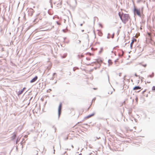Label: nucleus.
I'll return each instance as SVG.
<instances>
[{"instance_id":"nucleus-1","label":"nucleus","mask_w":155,"mask_h":155,"mask_svg":"<svg viewBox=\"0 0 155 155\" xmlns=\"http://www.w3.org/2000/svg\"><path fill=\"white\" fill-rule=\"evenodd\" d=\"M119 16L122 21L124 24H126L130 18L129 15L128 14H123L122 15L120 14V12L119 13Z\"/></svg>"},{"instance_id":"nucleus-2","label":"nucleus","mask_w":155,"mask_h":155,"mask_svg":"<svg viewBox=\"0 0 155 155\" xmlns=\"http://www.w3.org/2000/svg\"><path fill=\"white\" fill-rule=\"evenodd\" d=\"M34 12V10L31 8H30L28 10V15L30 16H32Z\"/></svg>"},{"instance_id":"nucleus-3","label":"nucleus","mask_w":155,"mask_h":155,"mask_svg":"<svg viewBox=\"0 0 155 155\" xmlns=\"http://www.w3.org/2000/svg\"><path fill=\"white\" fill-rule=\"evenodd\" d=\"M62 106V104L61 103H60L58 108V117H59L61 114V108Z\"/></svg>"},{"instance_id":"nucleus-4","label":"nucleus","mask_w":155,"mask_h":155,"mask_svg":"<svg viewBox=\"0 0 155 155\" xmlns=\"http://www.w3.org/2000/svg\"><path fill=\"white\" fill-rule=\"evenodd\" d=\"M134 13L137 14L138 16L140 15V10L137 8H135L134 9Z\"/></svg>"},{"instance_id":"nucleus-5","label":"nucleus","mask_w":155,"mask_h":155,"mask_svg":"<svg viewBox=\"0 0 155 155\" xmlns=\"http://www.w3.org/2000/svg\"><path fill=\"white\" fill-rule=\"evenodd\" d=\"M38 79V77L37 76H36L34 78H33L31 81L30 82L31 83H32L34 82H35Z\"/></svg>"},{"instance_id":"nucleus-6","label":"nucleus","mask_w":155,"mask_h":155,"mask_svg":"<svg viewBox=\"0 0 155 155\" xmlns=\"http://www.w3.org/2000/svg\"><path fill=\"white\" fill-rule=\"evenodd\" d=\"M141 87H140V86H136V87H134V88H133V90H138L139 89H141Z\"/></svg>"},{"instance_id":"nucleus-7","label":"nucleus","mask_w":155,"mask_h":155,"mask_svg":"<svg viewBox=\"0 0 155 155\" xmlns=\"http://www.w3.org/2000/svg\"><path fill=\"white\" fill-rule=\"evenodd\" d=\"M97 31V34L99 36H101L103 34L101 31L98 30Z\"/></svg>"},{"instance_id":"nucleus-8","label":"nucleus","mask_w":155,"mask_h":155,"mask_svg":"<svg viewBox=\"0 0 155 155\" xmlns=\"http://www.w3.org/2000/svg\"><path fill=\"white\" fill-rule=\"evenodd\" d=\"M94 114H95L94 113H93L91 115H89L87 116L86 117V118L87 119H88V118L94 116Z\"/></svg>"},{"instance_id":"nucleus-9","label":"nucleus","mask_w":155,"mask_h":155,"mask_svg":"<svg viewBox=\"0 0 155 155\" xmlns=\"http://www.w3.org/2000/svg\"><path fill=\"white\" fill-rule=\"evenodd\" d=\"M25 88L24 87L21 90V91H19L18 92V95H20L21 94H22L23 93V92L24 90H25Z\"/></svg>"},{"instance_id":"nucleus-10","label":"nucleus","mask_w":155,"mask_h":155,"mask_svg":"<svg viewBox=\"0 0 155 155\" xmlns=\"http://www.w3.org/2000/svg\"><path fill=\"white\" fill-rule=\"evenodd\" d=\"M134 41H136V39H133L132 40V42H131V43H130V47H131V48H132L133 45V43H134Z\"/></svg>"},{"instance_id":"nucleus-11","label":"nucleus","mask_w":155,"mask_h":155,"mask_svg":"<svg viewBox=\"0 0 155 155\" xmlns=\"http://www.w3.org/2000/svg\"><path fill=\"white\" fill-rule=\"evenodd\" d=\"M81 41H80V40H77L76 41V43H77L78 44H79L81 43Z\"/></svg>"},{"instance_id":"nucleus-12","label":"nucleus","mask_w":155,"mask_h":155,"mask_svg":"<svg viewBox=\"0 0 155 155\" xmlns=\"http://www.w3.org/2000/svg\"><path fill=\"white\" fill-rule=\"evenodd\" d=\"M140 64L143 66L144 67H146L147 66V64H142V63H141Z\"/></svg>"},{"instance_id":"nucleus-13","label":"nucleus","mask_w":155,"mask_h":155,"mask_svg":"<svg viewBox=\"0 0 155 155\" xmlns=\"http://www.w3.org/2000/svg\"><path fill=\"white\" fill-rule=\"evenodd\" d=\"M16 137V135L15 134H14V135L12 137V138L13 139H14L15 138V137Z\"/></svg>"},{"instance_id":"nucleus-14","label":"nucleus","mask_w":155,"mask_h":155,"mask_svg":"<svg viewBox=\"0 0 155 155\" xmlns=\"http://www.w3.org/2000/svg\"><path fill=\"white\" fill-rule=\"evenodd\" d=\"M108 63L110 64H112L111 61L110 60H109L108 61Z\"/></svg>"},{"instance_id":"nucleus-15","label":"nucleus","mask_w":155,"mask_h":155,"mask_svg":"<svg viewBox=\"0 0 155 155\" xmlns=\"http://www.w3.org/2000/svg\"><path fill=\"white\" fill-rule=\"evenodd\" d=\"M135 100L136 101V103L137 104V102H138V98L137 97H136V98L135 99Z\"/></svg>"},{"instance_id":"nucleus-16","label":"nucleus","mask_w":155,"mask_h":155,"mask_svg":"<svg viewBox=\"0 0 155 155\" xmlns=\"http://www.w3.org/2000/svg\"><path fill=\"white\" fill-rule=\"evenodd\" d=\"M87 55H90V56L91 55H94V54H91V53H89V52H88V53H87Z\"/></svg>"},{"instance_id":"nucleus-17","label":"nucleus","mask_w":155,"mask_h":155,"mask_svg":"<svg viewBox=\"0 0 155 155\" xmlns=\"http://www.w3.org/2000/svg\"><path fill=\"white\" fill-rule=\"evenodd\" d=\"M151 44H152V45H153L155 46V42H151Z\"/></svg>"},{"instance_id":"nucleus-18","label":"nucleus","mask_w":155,"mask_h":155,"mask_svg":"<svg viewBox=\"0 0 155 155\" xmlns=\"http://www.w3.org/2000/svg\"><path fill=\"white\" fill-rule=\"evenodd\" d=\"M56 23H57V24L58 25H61V22H58V21H57L56 22Z\"/></svg>"},{"instance_id":"nucleus-19","label":"nucleus","mask_w":155,"mask_h":155,"mask_svg":"<svg viewBox=\"0 0 155 155\" xmlns=\"http://www.w3.org/2000/svg\"><path fill=\"white\" fill-rule=\"evenodd\" d=\"M134 75L136 77H140V76L137 75L136 73H135Z\"/></svg>"},{"instance_id":"nucleus-20","label":"nucleus","mask_w":155,"mask_h":155,"mask_svg":"<svg viewBox=\"0 0 155 155\" xmlns=\"http://www.w3.org/2000/svg\"><path fill=\"white\" fill-rule=\"evenodd\" d=\"M147 34L150 37H151V33H148Z\"/></svg>"},{"instance_id":"nucleus-21","label":"nucleus","mask_w":155,"mask_h":155,"mask_svg":"<svg viewBox=\"0 0 155 155\" xmlns=\"http://www.w3.org/2000/svg\"><path fill=\"white\" fill-rule=\"evenodd\" d=\"M152 90L153 91H155V86H153L152 87Z\"/></svg>"},{"instance_id":"nucleus-22","label":"nucleus","mask_w":155,"mask_h":155,"mask_svg":"<svg viewBox=\"0 0 155 155\" xmlns=\"http://www.w3.org/2000/svg\"><path fill=\"white\" fill-rule=\"evenodd\" d=\"M103 50V48H101V51H100V52H102Z\"/></svg>"},{"instance_id":"nucleus-23","label":"nucleus","mask_w":155,"mask_h":155,"mask_svg":"<svg viewBox=\"0 0 155 155\" xmlns=\"http://www.w3.org/2000/svg\"><path fill=\"white\" fill-rule=\"evenodd\" d=\"M72 110V111H71V112H72H72H73V111H74V110L73 109H72V110Z\"/></svg>"},{"instance_id":"nucleus-24","label":"nucleus","mask_w":155,"mask_h":155,"mask_svg":"<svg viewBox=\"0 0 155 155\" xmlns=\"http://www.w3.org/2000/svg\"><path fill=\"white\" fill-rule=\"evenodd\" d=\"M87 60H90V58H87Z\"/></svg>"},{"instance_id":"nucleus-25","label":"nucleus","mask_w":155,"mask_h":155,"mask_svg":"<svg viewBox=\"0 0 155 155\" xmlns=\"http://www.w3.org/2000/svg\"><path fill=\"white\" fill-rule=\"evenodd\" d=\"M79 155H82V154L81 153H80Z\"/></svg>"},{"instance_id":"nucleus-26","label":"nucleus","mask_w":155,"mask_h":155,"mask_svg":"<svg viewBox=\"0 0 155 155\" xmlns=\"http://www.w3.org/2000/svg\"><path fill=\"white\" fill-rule=\"evenodd\" d=\"M81 56L82 57H83V56L82 55H81Z\"/></svg>"},{"instance_id":"nucleus-27","label":"nucleus","mask_w":155,"mask_h":155,"mask_svg":"<svg viewBox=\"0 0 155 155\" xmlns=\"http://www.w3.org/2000/svg\"><path fill=\"white\" fill-rule=\"evenodd\" d=\"M72 132H74V131H72Z\"/></svg>"},{"instance_id":"nucleus-28","label":"nucleus","mask_w":155,"mask_h":155,"mask_svg":"<svg viewBox=\"0 0 155 155\" xmlns=\"http://www.w3.org/2000/svg\"><path fill=\"white\" fill-rule=\"evenodd\" d=\"M140 91V90L138 92H139Z\"/></svg>"}]
</instances>
